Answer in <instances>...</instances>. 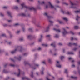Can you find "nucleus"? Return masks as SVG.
<instances>
[{"label": "nucleus", "instance_id": "1", "mask_svg": "<svg viewBox=\"0 0 80 80\" xmlns=\"http://www.w3.org/2000/svg\"><path fill=\"white\" fill-rule=\"evenodd\" d=\"M22 48L20 47H18L16 48L15 50L12 51L11 52V53H14L15 52H16L17 51H19V52H21L22 51Z\"/></svg>", "mask_w": 80, "mask_h": 80}, {"label": "nucleus", "instance_id": "2", "mask_svg": "<svg viewBox=\"0 0 80 80\" xmlns=\"http://www.w3.org/2000/svg\"><path fill=\"white\" fill-rule=\"evenodd\" d=\"M48 5L46 6V8H47L48 7H50L51 8H55V7L52 5L50 2H48Z\"/></svg>", "mask_w": 80, "mask_h": 80}, {"label": "nucleus", "instance_id": "3", "mask_svg": "<svg viewBox=\"0 0 80 80\" xmlns=\"http://www.w3.org/2000/svg\"><path fill=\"white\" fill-rule=\"evenodd\" d=\"M56 66L58 68H60L62 67V66L60 64V62L58 61H56Z\"/></svg>", "mask_w": 80, "mask_h": 80}, {"label": "nucleus", "instance_id": "4", "mask_svg": "<svg viewBox=\"0 0 80 80\" xmlns=\"http://www.w3.org/2000/svg\"><path fill=\"white\" fill-rule=\"evenodd\" d=\"M70 3L71 4V8H76V4H75L72 3V2L71 1H70Z\"/></svg>", "mask_w": 80, "mask_h": 80}, {"label": "nucleus", "instance_id": "5", "mask_svg": "<svg viewBox=\"0 0 80 80\" xmlns=\"http://www.w3.org/2000/svg\"><path fill=\"white\" fill-rule=\"evenodd\" d=\"M21 6L22 7V9L23 8H28V7L24 3H22L21 4Z\"/></svg>", "mask_w": 80, "mask_h": 80}, {"label": "nucleus", "instance_id": "6", "mask_svg": "<svg viewBox=\"0 0 80 80\" xmlns=\"http://www.w3.org/2000/svg\"><path fill=\"white\" fill-rule=\"evenodd\" d=\"M63 30H64V32H62V34L63 35H66V34H68V32H67L65 30V29L63 28Z\"/></svg>", "mask_w": 80, "mask_h": 80}, {"label": "nucleus", "instance_id": "7", "mask_svg": "<svg viewBox=\"0 0 80 80\" xmlns=\"http://www.w3.org/2000/svg\"><path fill=\"white\" fill-rule=\"evenodd\" d=\"M77 45V43H74L73 44H72L71 43H69L68 44V46H71V45Z\"/></svg>", "mask_w": 80, "mask_h": 80}, {"label": "nucleus", "instance_id": "8", "mask_svg": "<svg viewBox=\"0 0 80 80\" xmlns=\"http://www.w3.org/2000/svg\"><path fill=\"white\" fill-rule=\"evenodd\" d=\"M79 28V27L77 26H75L74 27V28L75 30H77Z\"/></svg>", "mask_w": 80, "mask_h": 80}, {"label": "nucleus", "instance_id": "9", "mask_svg": "<svg viewBox=\"0 0 80 80\" xmlns=\"http://www.w3.org/2000/svg\"><path fill=\"white\" fill-rule=\"evenodd\" d=\"M53 30H55V31H57V32H60V30L59 29L57 30V29L54 28L53 29Z\"/></svg>", "mask_w": 80, "mask_h": 80}, {"label": "nucleus", "instance_id": "10", "mask_svg": "<svg viewBox=\"0 0 80 80\" xmlns=\"http://www.w3.org/2000/svg\"><path fill=\"white\" fill-rule=\"evenodd\" d=\"M80 18V17L79 16H77L76 18V20H78V19H79V18Z\"/></svg>", "mask_w": 80, "mask_h": 80}, {"label": "nucleus", "instance_id": "11", "mask_svg": "<svg viewBox=\"0 0 80 80\" xmlns=\"http://www.w3.org/2000/svg\"><path fill=\"white\" fill-rule=\"evenodd\" d=\"M42 45L43 46V47H47V46H48V45L45 44H42Z\"/></svg>", "mask_w": 80, "mask_h": 80}, {"label": "nucleus", "instance_id": "12", "mask_svg": "<svg viewBox=\"0 0 80 80\" xmlns=\"http://www.w3.org/2000/svg\"><path fill=\"white\" fill-rule=\"evenodd\" d=\"M75 13H80V9L79 10L76 11H75Z\"/></svg>", "mask_w": 80, "mask_h": 80}, {"label": "nucleus", "instance_id": "13", "mask_svg": "<svg viewBox=\"0 0 80 80\" xmlns=\"http://www.w3.org/2000/svg\"><path fill=\"white\" fill-rule=\"evenodd\" d=\"M64 58H65V57L62 56H61L60 57V58L61 60H63V59Z\"/></svg>", "mask_w": 80, "mask_h": 80}, {"label": "nucleus", "instance_id": "14", "mask_svg": "<svg viewBox=\"0 0 80 80\" xmlns=\"http://www.w3.org/2000/svg\"><path fill=\"white\" fill-rule=\"evenodd\" d=\"M17 59L18 60H20L21 59H22V58L21 57L19 56L17 58Z\"/></svg>", "mask_w": 80, "mask_h": 80}, {"label": "nucleus", "instance_id": "15", "mask_svg": "<svg viewBox=\"0 0 80 80\" xmlns=\"http://www.w3.org/2000/svg\"><path fill=\"white\" fill-rule=\"evenodd\" d=\"M68 70L67 69H65L64 70V72L65 73H67V72H68Z\"/></svg>", "mask_w": 80, "mask_h": 80}, {"label": "nucleus", "instance_id": "16", "mask_svg": "<svg viewBox=\"0 0 80 80\" xmlns=\"http://www.w3.org/2000/svg\"><path fill=\"white\" fill-rule=\"evenodd\" d=\"M30 10H35V8H34L33 7H32L31 8H30Z\"/></svg>", "mask_w": 80, "mask_h": 80}, {"label": "nucleus", "instance_id": "17", "mask_svg": "<svg viewBox=\"0 0 80 80\" xmlns=\"http://www.w3.org/2000/svg\"><path fill=\"white\" fill-rule=\"evenodd\" d=\"M63 20H65L66 21H68V19L66 18H63Z\"/></svg>", "mask_w": 80, "mask_h": 80}, {"label": "nucleus", "instance_id": "18", "mask_svg": "<svg viewBox=\"0 0 80 80\" xmlns=\"http://www.w3.org/2000/svg\"><path fill=\"white\" fill-rule=\"evenodd\" d=\"M59 36L57 34L55 35L54 36V37L55 38H58Z\"/></svg>", "mask_w": 80, "mask_h": 80}, {"label": "nucleus", "instance_id": "19", "mask_svg": "<svg viewBox=\"0 0 80 80\" xmlns=\"http://www.w3.org/2000/svg\"><path fill=\"white\" fill-rule=\"evenodd\" d=\"M18 71H19V74H17L18 76H18H19V75H20V69H19L18 70Z\"/></svg>", "mask_w": 80, "mask_h": 80}, {"label": "nucleus", "instance_id": "20", "mask_svg": "<svg viewBox=\"0 0 80 80\" xmlns=\"http://www.w3.org/2000/svg\"><path fill=\"white\" fill-rule=\"evenodd\" d=\"M58 22H59L61 24H62V22L60 20H58Z\"/></svg>", "mask_w": 80, "mask_h": 80}, {"label": "nucleus", "instance_id": "21", "mask_svg": "<svg viewBox=\"0 0 80 80\" xmlns=\"http://www.w3.org/2000/svg\"><path fill=\"white\" fill-rule=\"evenodd\" d=\"M13 8H14L15 9H17V8H18V7L16 6H13Z\"/></svg>", "mask_w": 80, "mask_h": 80}, {"label": "nucleus", "instance_id": "22", "mask_svg": "<svg viewBox=\"0 0 80 80\" xmlns=\"http://www.w3.org/2000/svg\"><path fill=\"white\" fill-rule=\"evenodd\" d=\"M71 78H77V77H74L73 76H71Z\"/></svg>", "mask_w": 80, "mask_h": 80}, {"label": "nucleus", "instance_id": "23", "mask_svg": "<svg viewBox=\"0 0 80 80\" xmlns=\"http://www.w3.org/2000/svg\"><path fill=\"white\" fill-rule=\"evenodd\" d=\"M7 13H8V15H9L10 16V12H8Z\"/></svg>", "mask_w": 80, "mask_h": 80}, {"label": "nucleus", "instance_id": "24", "mask_svg": "<svg viewBox=\"0 0 80 80\" xmlns=\"http://www.w3.org/2000/svg\"><path fill=\"white\" fill-rule=\"evenodd\" d=\"M45 2H44L43 1L42 2H41V5H43V4H44Z\"/></svg>", "mask_w": 80, "mask_h": 80}, {"label": "nucleus", "instance_id": "25", "mask_svg": "<svg viewBox=\"0 0 80 80\" xmlns=\"http://www.w3.org/2000/svg\"><path fill=\"white\" fill-rule=\"evenodd\" d=\"M70 33L71 34H72V35H74V33H73V32L72 31H70Z\"/></svg>", "mask_w": 80, "mask_h": 80}, {"label": "nucleus", "instance_id": "26", "mask_svg": "<svg viewBox=\"0 0 80 80\" xmlns=\"http://www.w3.org/2000/svg\"><path fill=\"white\" fill-rule=\"evenodd\" d=\"M49 27L50 25L48 26L46 28V30H48V29L49 28Z\"/></svg>", "mask_w": 80, "mask_h": 80}, {"label": "nucleus", "instance_id": "27", "mask_svg": "<svg viewBox=\"0 0 80 80\" xmlns=\"http://www.w3.org/2000/svg\"><path fill=\"white\" fill-rule=\"evenodd\" d=\"M22 16H25V14L24 13H22L21 14Z\"/></svg>", "mask_w": 80, "mask_h": 80}, {"label": "nucleus", "instance_id": "28", "mask_svg": "<svg viewBox=\"0 0 80 80\" xmlns=\"http://www.w3.org/2000/svg\"><path fill=\"white\" fill-rule=\"evenodd\" d=\"M68 54H73V53L70 52H68Z\"/></svg>", "mask_w": 80, "mask_h": 80}, {"label": "nucleus", "instance_id": "29", "mask_svg": "<svg viewBox=\"0 0 80 80\" xmlns=\"http://www.w3.org/2000/svg\"><path fill=\"white\" fill-rule=\"evenodd\" d=\"M55 27L56 28H58V27H59V26L58 25H56L55 26Z\"/></svg>", "mask_w": 80, "mask_h": 80}, {"label": "nucleus", "instance_id": "30", "mask_svg": "<svg viewBox=\"0 0 80 80\" xmlns=\"http://www.w3.org/2000/svg\"><path fill=\"white\" fill-rule=\"evenodd\" d=\"M23 80H24V79H28V78L26 77H23L22 78Z\"/></svg>", "mask_w": 80, "mask_h": 80}, {"label": "nucleus", "instance_id": "31", "mask_svg": "<svg viewBox=\"0 0 80 80\" xmlns=\"http://www.w3.org/2000/svg\"><path fill=\"white\" fill-rule=\"evenodd\" d=\"M44 15H45V16H47V13L46 12L44 14Z\"/></svg>", "mask_w": 80, "mask_h": 80}, {"label": "nucleus", "instance_id": "32", "mask_svg": "<svg viewBox=\"0 0 80 80\" xmlns=\"http://www.w3.org/2000/svg\"><path fill=\"white\" fill-rule=\"evenodd\" d=\"M41 74H42H42H43V73H44L43 71H42L41 72Z\"/></svg>", "mask_w": 80, "mask_h": 80}, {"label": "nucleus", "instance_id": "33", "mask_svg": "<svg viewBox=\"0 0 80 80\" xmlns=\"http://www.w3.org/2000/svg\"><path fill=\"white\" fill-rule=\"evenodd\" d=\"M51 36L50 35H47L46 36V37H50Z\"/></svg>", "mask_w": 80, "mask_h": 80}, {"label": "nucleus", "instance_id": "34", "mask_svg": "<svg viewBox=\"0 0 80 80\" xmlns=\"http://www.w3.org/2000/svg\"><path fill=\"white\" fill-rule=\"evenodd\" d=\"M48 62H49V63H51V60L50 59H49L48 60Z\"/></svg>", "mask_w": 80, "mask_h": 80}, {"label": "nucleus", "instance_id": "35", "mask_svg": "<svg viewBox=\"0 0 80 80\" xmlns=\"http://www.w3.org/2000/svg\"><path fill=\"white\" fill-rule=\"evenodd\" d=\"M42 41V39H40L38 40V42H41Z\"/></svg>", "mask_w": 80, "mask_h": 80}, {"label": "nucleus", "instance_id": "36", "mask_svg": "<svg viewBox=\"0 0 80 80\" xmlns=\"http://www.w3.org/2000/svg\"><path fill=\"white\" fill-rule=\"evenodd\" d=\"M56 3H60V1H56Z\"/></svg>", "mask_w": 80, "mask_h": 80}, {"label": "nucleus", "instance_id": "37", "mask_svg": "<svg viewBox=\"0 0 80 80\" xmlns=\"http://www.w3.org/2000/svg\"><path fill=\"white\" fill-rule=\"evenodd\" d=\"M38 50H41V48H38Z\"/></svg>", "mask_w": 80, "mask_h": 80}, {"label": "nucleus", "instance_id": "38", "mask_svg": "<svg viewBox=\"0 0 80 80\" xmlns=\"http://www.w3.org/2000/svg\"><path fill=\"white\" fill-rule=\"evenodd\" d=\"M18 23H17V24H15V26H17V25H18Z\"/></svg>", "mask_w": 80, "mask_h": 80}, {"label": "nucleus", "instance_id": "39", "mask_svg": "<svg viewBox=\"0 0 80 80\" xmlns=\"http://www.w3.org/2000/svg\"><path fill=\"white\" fill-rule=\"evenodd\" d=\"M30 35H28L27 37V38H30Z\"/></svg>", "mask_w": 80, "mask_h": 80}, {"label": "nucleus", "instance_id": "40", "mask_svg": "<svg viewBox=\"0 0 80 80\" xmlns=\"http://www.w3.org/2000/svg\"><path fill=\"white\" fill-rule=\"evenodd\" d=\"M10 66H12V67H14V66H15V65L13 64H11Z\"/></svg>", "mask_w": 80, "mask_h": 80}, {"label": "nucleus", "instance_id": "41", "mask_svg": "<svg viewBox=\"0 0 80 80\" xmlns=\"http://www.w3.org/2000/svg\"><path fill=\"white\" fill-rule=\"evenodd\" d=\"M5 35L4 34H2V37H3V36H5Z\"/></svg>", "mask_w": 80, "mask_h": 80}, {"label": "nucleus", "instance_id": "42", "mask_svg": "<svg viewBox=\"0 0 80 80\" xmlns=\"http://www.w3.org/2000/svg\"><path fill=\"white\" fill-rule=\"evenodd\" d=\"M52 50H50L49 51L50 53H52Z\"/></svg>", "mask_w": 80, "mask_h": 80}, {"label": "nucleus", "instance_id": "43", "mask_svg": "<svg viewBox=\"0 0 80 80\" xmlns=\"http://www.w3.org/2000/svg\"><path fill=\"white\" fill-rule=\"evenodd\" d=\"M42 63L43 64H45V61H43L42 62Z\"/></svg>", "mask_w": 80, "mask_h": 80}, {"label": "nucleus", "instance_id": "44", "mask_svg": "<svg viewBox=\"0 0 80 80\" xmlns=\"http://www.w3.org/2000/svg\"><path fill=\"white\" fill-rule=\"evenodd\" d=\"M0 15L1 16H3V14H2V13H1L0 14Z\"/></svg>", "mask_w": 80, "mask_h": 80}, {"label": "nucleus", "instance_id": "45", "mask_svg": "<svg viewBox=\"0 0 80 80\" xmlns=\"http://www.w3.org/2000/svg\"><path fill=\"white\" fill-rule=\"evenodd\" d=\"M71 40H73V38H71Z\"/></svg>", "mask_w": 80, "mask_h": 80}, {"label": "nucleus", "instance_id": "46", "mask_svg": "<svg viewBox=\"0 0 80 80\" xmlns=\"http://www.w3.org/2000/svg\"><path fill=\"white\" fill-rule=\"evenodd\" d=\"M54 56H56V55H57V54L55 53L54 54Z\"/></svg>", "mask_w": 80, "mask_h": 80}, {"label": "nucleus", "instance_id": "47", "mask_svg": "<svg viewBox=\"0 0 80 80\" xmlns=\"http://www.w3.org/2000/svg\"><path fill=\"white\" fill-rule=\"evenodd\" d=\"M64 4L66 5H68V3H64Z\"/></svg>", "mask_w": 80, "mask_h": 80}, {"label": "nucleus", "instance_id": "48", "mask_svg": "<svg viewBox=\"0 0 80 80\" xmlns=\"http://www.w3.org/2000/svg\"><path fill=\"white\" fill-rule=\"evenodd\" d=\"M49 22H50V23H53V22L52 21H49Z\"/></svg>", "mask_w": 80, "mask_h": 80}, {"label": "nucleus", "instance_id": "49", "mask_svg": "<svg viewBox=\"0 0 80 80\" xmlns=\"http://www.w3.org/2000/svg\"><path fill=\"white\" fill-rule=\"evenodd\" d=\"M42 70H45V68H42Z\"/></svg>", "mask_w": 80, "mask_h": 80}, {"label": "nucleus", "instance_id": "50", "mask_svg": "<svg viewBox=\"0 0 80 80\" xmlns=\"http://www.w3.org/2000/svg\"><path fill=\"white\" fill-rule=\"evenodd\" d=\"M72 59V58H69V60H71Z\"/></svg>", "mask_w": 80, "mask_h": 80}, {"label": "nucleus", "instance_id": "51", "mask_svg": "<svg viewBox=\"0 0 80 80\" xmlns=\"http://www.w3.org/2000/svg\"><path fill=\"white\" fill-rule=\"evenodd\" d=\"M59 45H62V44L61 43H59L58 44Z\"/></svg>", "mask_w": 80, "mask_h": 80}, {"label": "nucleus", "instance_id": "52", "mask_svg": "<svg viewBox=\"0 0 80 80\" xmlns=\"http://www.w3.org/2000/svg\"><path fill=\"white\" fill-rule=\"evenodd\" d=\"M51 46H54V44H51Z\"/></svg>", "mask_w": 80, "mask_h": 80}, {"label": "nucleus", "instance_id": "53", "mask_svg": "<svg viewBox=\"0 0 80 80\" xmlns=\"http://www.w3.org/2000/svg\"><path fill=\"white\" fill-rule=\"evenodd\" d=\"M19 1H20V0H17V2H19Z\"/></svg>", "mask_w": 80, "mask_h": 80}, {"label": "nucleus", "instance_id": "54", "mask_svg": "<svg viewBox=\"0 0 80 80\" xmlns=\"http://www.w3.org/2000/svg\"><path fill=\"white\" fill-rule=\"evenodd\" d=\"M72 67H75V65H72Z\"/></svg>", "mask_w": 80, "mask_h": 80}, {"label": "nucleus", "instance_id": "55", "mask_svg": "<svg viewBox=\"0 0 80 80\" xmlns=\"http://www.w3.org/2000/svg\"><path fill=\"white\" fill-rule=\"evenodd\" d=\"M3 8H7V7H4Z\"/></svg>", "mask_w": 80, "mask_h": 80}, {"label": "nucleus", "instance_id": "56", "mask_svg": "<svg viewBox=\"0 0 80 80\" xmlns=\"http://www.w3.org/2000/svg\"><path fill=\"white\" fill-rule=\"evenodd\" d=\"M76 50H77V49H76V48H75L74 49H73V50H75V51Z\"/></svg>", "mask_w": 80, "mask_h": 80}, {"label": "nucleus", "instance_id": "57", "mask_svg": "<svg viewBox=\"0 0 80 80\" xmlns=\"http://www.w3.org/2000/svg\"><path fill=\"white\" fill-rule=\"evenodd\" d=\"M8 22H11V21L9 20H8Z\"/></svg>", "mask_w": 80, "mask_h": 80}, {"label": "nucleus", "instance_id": "58", "mask_svg": "<svg viewBox=\"0 0 80 80\" xmlns=\"http://www.w3.org/2000/svg\"><path fill=\"white\" fill-rule=\"evenodd\" d=\"M20 40L21 41L22 40H23V39H20Z\"/></svg>", "mask_w": 80, "mask_h": 80}, {"label": "nucleus", "instance_id": "59", "mask_svg": "<svg viewBox=\"0 0 80 80\" xmlns=\"http://www.w3.org/2000/svg\"><path fill=\"white\" fill-rule=\"evenodd\" d=\"M42 37H43V35H41V38H42Z\"/></svg>", "mask_w": 80, "mask_h": 80}, {"label": "nucleus", "instance_id": "60", "mask_svg": "<svg viewBox=\"0 0 80 80\" xmlns=\"http://www.w3.org/2000/svg\"><path fill=\"white\" fill-rule=\"evenodd\" d=\"M38 65H36V67H38Z\"/></svg>", "mask_w": 80, "mask_h": 80}, {"label": "nucleus", "instance_id": "61", "mask_svg": "<svg viewBox=\"0 0 80 80\" xmlns=\"http://www.w3.org/2000/svg\"><path fill=\"white\" fill-rule=\"evenodd\" d=\"M31 76L32 77H33V74H32L31 75Z\"/></svg>", "mask_w": 80, "mask_h": 80}, {"label": "nucleus", "instance_id": "62", "mask_svg": "<svg viewBox=\"0 0 80 80\" xmlns=\"http://www.w3.org/2000/svg\"><path fill=\"white\" fill-rule=\"evenodd\" d=\"M78 34L79 35H80V32L78 33Z\"/></svg>", "mask_w": 80, "mask_h": 80}, {"label": "nucleus", "instance_id": "63", "mask_svg": "<svg viewBox=\"0 0 80 80\" xmlns=\"http://www.w3.org/2000/svg\"><path fill=\"white\" fill-rule=\"evenodd\" d=\"M20 32V31H18V33Z\"/></svg>", "mask_w": 80, "mask_h": 80}, {"label": "nucleus", "instance_id": "64", "mask_svg": "<svg viewBox=\"0 0 80 80\" xmlns=\"http://www.w3.org/2000/svg\"><path fill=\"white\" fill-rule=\"evenodd\" d=\"M67 28H69L68 27H66V29H67Z\"/></svg>", "mask_w": 80, "mask_h": 80}]
</instances>
